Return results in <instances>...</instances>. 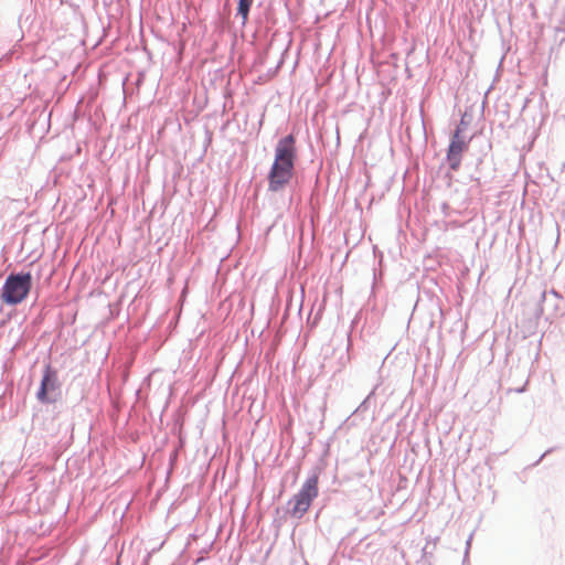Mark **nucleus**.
<instances>
[{"label":"nucleus","mask_w":565,"mask_h":565,"mask_svg":"<svg viewBox=\"0 0 565 565\" xmlns=\"http://www.w3.org/2000/svg\"><path fill=\"white\" fill-rule=\"evenodd\" d=\"M470 139H466L462 135V128L458 126L454 131L447 149L446 159L452 171H458L461 166L462 157L469 149Z\"/></svg>","instance_id":"4"},{"label":"nucleus","mask_w":565,"mask_h":565,"mask_svg":"<svg viewBox=\"0 0 565 565\" xmlns=\"http://www.w3.org/2000/svg\"><path fill=\"white\" fill-rule=\"evenodd\" d=\"M252 4H253V0H239L238 1L237 13L242 17L243 24H245L248 19V12H249Z\"/></svg>","instance_id":"6"},{"label":"nucleus","mask_w":565,"mask_h":565,"mask_svg":"<svg viewBox=\"0 0 565 565\" xmlns=\"http://www.w3.org/2000/svg\"><path fill=\"white\" fill-rule=\"evenodd\" d=\"M466 121H465V116H462L461 120H460V124L459 126L462 128V131L465 130V127H466Z\"/></svg>","instance_id":"7"},{"label":"nucleus","mask_w":565,"mask_h":565,"mask_svg":"<svg viewBox=\"0 0 565 565\" xmlns=\"http://www.w3.org/2000/svg\"><path fill=\"white\" fill-rule=\"evenodd\" d=\"M57 388H58V381H57L56 372L54 370H52L50 365H47L44 370L41 386L38 392V398L43 403L51 402V399L49 398V395L51 393L55 392Z\"/></svg>","instance_id":"5"},{"label":"nucleus","mask_w":565,"mask_h":565,"mask_svg":"<svg viewBox=\"0 0 565 565\" xmlns=\"http://www.w3.org/2000/svg\"><path fill=\"white\" fill-rule=\"evenodd\" d=\"M32 288L30 273L11 274L7 277L0 292V299L6 305L21 303L28 297Z\"/></svg>","instance_id":"2"},{"label":"nucleus","mask_w":565,"mask_h":565,"mask_svg":"<svg viewBox=\"0 0 565 565\" xmlns=\"http://www.w3.org/2000/svg\"><path fill=\"white\" fill-rule=\"evenodd\" d=\"M297 157L296 139L292 135L281 138L275 149V160L268 174V189L273 192L284 189L292 179Z\"/></svg>","instance_id":"1"},{"label":"nucleus","mask_w":565,"mask_h":565,"mask_svg":"<svg viewBox=\"0 0 565 565\" xmlns=\"http://www.w3.org/2000/svg\"><path fill=\"white\" fill-rule=\"evenodd\" d=\"M318 497V476L309 477L298 493L288 502L289 512L295 518H301L310 508L313 499Z\"/></svg>","instance_id":"3"}]
</instances>
